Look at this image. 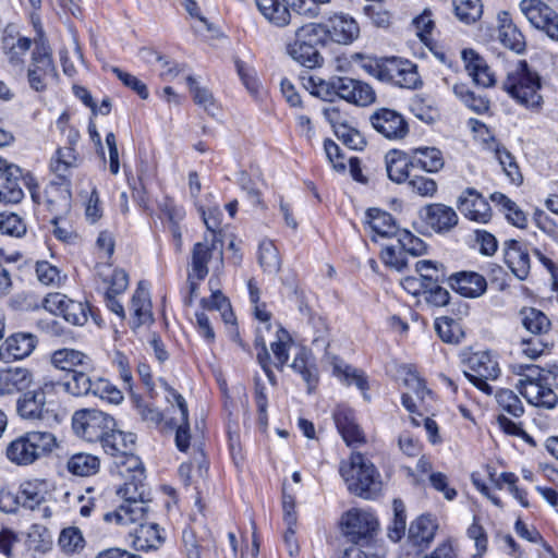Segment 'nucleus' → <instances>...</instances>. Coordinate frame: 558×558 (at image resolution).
<instances>
[{
    "mask_svg": "<svg viewBox=\"0 0 558 558\" xmlns=\"http://www.w3.org/2000/svg\"><path fill=\"white\" fill-rule=\"evenodd\" d=\"M72 427L76 435L87 441L101 442L116 427L114 418L99 410L76 411L72 418Z\"/></svg>",
    "mask_w": 558,
    "mask_h": 558,
    "instance_id": "11",
    "label": "nucleus"
},
{
    "mask_svg": "<svg viewBox=\"0 0 558 558\" xmlns=\"http://www.w3.org/2000/svg\"><path fill=\"white\" fill-rule=\"evenodd\" d=\"M35 271L38 281L45 286H59L62 281L60 270L46 260L37 262Z\"/></svg>",
    "mask_w": 558,
    "mask_h": 558,
    "instance_id": "61",
    "label": "nucleus"
},
{
    "mask_svg": "<svg viewBox=\"0 0 558 558\" xmlns=\"http://www.w3.org/2000/svg\"><path fill=\"white\" fill-rule=\"evenodd\" d=\"M59 545L64 553L73 554L84 548L85 541L77 527L70 526L60 533Z\"/></svg>",
    "mask_w": 558,
    "mask_h": 558,
    "instance_id": "57",
    "label": "nucleus"
},
{
    "mask_svg": "<svg viewBox=\"0 0 558 558\" xmlns=\"http://www.w3.org/2000/svg\"><path fill=\"white\" fill-rule=\"evenodd\" d=\"M407 515L404 504L399 500H393V519L388 526V537L392 542H399L405 534Z\"/></svg>",
    "mask_w": 558,
    "mask_h": 558,
    "instance_id": "54",
    "label": "nucleus"
},
{
    "mask_svg": "<svg viewBox=\"0 0 558 558\" xmlns=\"http://www.w3.org/2000/svg\"><path fill=\"white\" fill-rule=\"evenodd\" d=\"M100 462L98 457L89 453H75L66 462L68 471L76 476H90L98 472Z\"/></svg>",
    "mask_w": 558,
    "mask_h": 558,
    "instance_id": "43",
    "label": "nucleus"
},
{
    "mask_svg": "<svg viewBox=\"0 0 558 558\" xmlns=\"http://www.w3.org/2000/svg\"><path fill=\"white\" fill-rule=\"evenodd\" d=\"M505 262L519 280H525L530 274V255L526 247L517 240L505 242Z\"/></svg>",
    "mask_w": 558,
    "mask_h": 558,
    "instance_id": "25",
    "label": "nucleus"
},
{
    "mask_svg": "<svg viewBox=\"0 0 558 558\" xmlns=\"http://www.w3.org/2000/svg\"><path fill=\"white\" fill-rule=\"evenodd\" d=\"M462 59L469 75L473 82L482 87H490L495 84V75L485 59L473 49H464Z\"/></svg>",
    "mask_w": 558,
    "mask_h": 558,
    "instance_id": "26",
    "label": "nucleus"
},
{
    "mask_svg": "<svg viewBox=\"0 0 558 558\" xmlns=\"http://www.w3.org/2000/svg\"><path fill=\"white\" fill-rule=\"evenodd\" d=\"M182 543L186 558H202V551L208 541L197 536L193 529L186 527L182 532Z\"/></svg>",
    "mask_w": 558,
    "mask_h": 558,
    "instance_id": "59",
    "label": "nucleus"
},
{
    "mask_svg": "<svg viewBox=\"0 0 558 558\" xmlns=\"http://www.w3.org/2000/svg\"><path fill=\"white\" fill-rule=\"evenodd\" d=\"M186 82L190 87V92L193 96L194 102L203 107L204 110L207 111L209 114L214 116L216 110V104L213 94L208 89L201 87L197 84L196 80L192 76H187Z\"/></svg>",
    "mask_w": 558,
    "mask_h": 558,
    "instance_id": "55",
    "label": "nucleus"
},
{
    "mask_svg": "<svg viewBox=\"0 0 558 558\" xmlns=\"http://www.w3.org/2000/svg\"><path fill=\"white\" fill-rule=\"evenodd\" d=\"M134 327L153 322L151 303L148 290L140 282L131 300Z\"/></svg>",
    "mask_w": 558,
    "mask_h": 558,
    "instance_id": "38",
    "label": "nucleus"
},
{
    "mask_svg": "<svg viewBox=\"0 0 558 558\" xmlns=\"http://www.w3.org/2000/svg\"><path fill=\"white\" fill-rule=\"evenodd\" d=\"M33 373L25 367L0 368V397L22 392L33 384Z\"/></svg>",
    "mask_w": 558,
    "mask_h": 558,
    "instance_id": "23",
    "label": "nucleus"
},
{
    "mask_svg": "<svg viewBox=\"0 0 558 558\" xmlns=\"http://www.w3.org/2000/svg\"><path fill=\"white\" fill-rule=\"evenodd\" d=\"M411 166L436 173L445 166L442 153L436 147H420L413 150Z\"/></svg>",
    "mask_w": 558,
    "mask_h": 558,
    "instance_id": "35",
    "label": "nucleus"
},
{
    "mask_svg": "<svg viewBox=\"0 0 558 558\" xmlns=\"http://www.w3.org/2000/svg\"><path fill=\"white\" fill-rule=\"evenodd\" d=\"M37 338L32 333L16 332L0 345V360L4 362L27 357L36 348Z\"/></svg>",
    "mask_w": 558,
    "mask_h": 558,
    "instance_id": "22",
    "label": "nucleus"
},
{
    "mask_svg": "<svg viewBox=\"0 0 558 558\" xmlns=\"http://www.w3.org/2000/svg\"><path fill=\"white\" fill-rule=\"evenodd\" d=\"M407 182L411 191L420 196L433 197L437 193V183L435 180L424 175L410 177Z\"/></svg>",
    "mask_w": 558,
    "mask_h": 558,
    "instance_id": "63",
    "label": "nucleus"
},
{
    "mask_svg": "<svg viewBox=\"0 0 558 558\" xmlns=\"http://www.w3.org/2000/svg\"><path fill=\"white\" fill-rule=\"evenodd\" d=\"M107 454L114 458V464L120 475H124L125 469H135L141 464V460L133 453L135 436L113 429L100 442Z\"/></svg>",
    "mask_w": 558,
    "mask_h": 558,
    "instance_id": "14",
    "label": "nucleus"
},
{
    "mask_svg": "<svg viewBox=\"0 0 558 558\" xmlns=\"http://www.w3.org/2000/svg\"><path fill=\"white\" fill-rule=\"evenodd\" d=\"M61 387L59 381L47 380L23 392L16 400L17 415L32 423L57 422Z\"/></svg>",
    "mask_w": 558,
    "mask_h": 558,
    "instance_id": "2",
    "label": "nucleus"
},
{
    "mask_svg": "<svg viewBox=\"0 0 558 558\" xmlns=\"http://www.w3.org/2000/svg\"><path fill=\"white\" fill-rule=\"evenodd\" d=\"M385 161L387 175L392 182L401 184L409 180L411 159H408L400 151L391 150L386 155Z\"/></svg>",
    "mask_w": 558,
    "mask_h": 558,
    "instance_id": "42",
    "label": "nucleus"
},
{
    "mask_svg": "<svg viewBox=\"0 0 558 558\" xmlns=\"http://www.w3.org/2000/svg\"><path fill=\"white\" fill-rule=\"evenodd\" d=\"M366 222L372 231L383 238L397 236L400 231L391 214L378 208H369L366 211Z\"/></svg>",
    "mask_w": 558,
    "mask_h": 558,
    "instance_id": "36",
    "label": "nucleus"
},
{
    "mask_svg": "<svg viewBox=\"0 0 558 558\" xmlns=\"http://www.w3.org/2000/svg\"><path fill=\"white\" fill-rule=\"evenodd\" d=\"M453 94L472 111L477 114L486 113L490 102L483 95H476L464 83H457L452 87Z\"/></svg>",
    "mask_w": 558,
    "mask_h": 558,
    "instance_id": "44",
    "label": "nucleus"
},
{
    "mask_svg": "<svg viewBox=\"0 0 558 558\" xmlns=\"http://www.w3.org/2000/svg\"><path fill=\"white\" fill-rule=\"evenodd\" d=\"M435 329L439 338L447 343H460L464 338L461 324L451 317L442 316L436 318Z\"/></svg>",
    "mask_w": 558,
    "mask_h": 558,
    "instance_id": "46",
    "label": "nucleus"
},
{
    "mask_svg": "<svg viewBox=\"0 0 558 558\" xmlns=\"http://www.w3.org/2000/svg\"><path fill=\"white\" fill-rule=\"evenodd\" d=\"M448 281L454 291L470 299L480 298L487 290L485 277L475 271H459L452 274Z\"/></svg>",
    "mask_w": 558,
    "mask_h": 558,
    "instance_id": "24",
    "label": "nucleus"
},
{
    "mask_svg": "<svg viewBox=\"0 0 558 558\" xmlns=\"http://www.w3.org/2000/svg\"><path fill=\"white\" fill-rule=\"evenodd\" d=\"M500 27L498 29V38L501 44L520 53L525 48V40L523 34L520 29L514 25L508 16V13L504 12L502 17H500Z\"/></svg>",
    "mask_w": 558,
    "mask_h": 558,
    "instance_id": "41",
    "label": "nucleus"
},
{
    "mask_svg": "<svg viewBox=\"0 0 558 558\" xmlns=\"http://www.w3.org/2000/svg\"><path fill=\"white\" fill-rule=\"evenodd\" d=\"M513 373L521 376L517 388L530 404L545 409H554L558 397L550 388L553 373L533 364H515Z\"/></svg>",
    "mask_w": 558,
    "mask_h": 558,
    "instance_id": "6",
    "label": "nucleus"
},
{
    "mask_svg": "<svg viewBox=\"0 0 558 558\" xmlns=\"http://www.w3.org/2000/svg\"><path fill=\"white\" fill-rule=\"evenodd\" d=\"M325 29L322 23H307L299 26L293 37L286 44L287 53L305 68L320 66L324 58L318 48L324 47Z\"/></svg>",
    "mask_w": 558,
    "mask_h": 558,
    "instance_id": "7",
    "label": "nucleus"
},
{
    "mask_svg": "<svg viewBox=\"0 0 558 558\" xmlns=\"http://www.w3.org/2000/svg\"><path fill=\"white\" fill-rule=\"evenodd\" d=\"M452 4L457 19L468 25L477 22L483 14L481 0H452Z\"/></svg>",
    "mask_w": 558,
    "mask_h": 558,
    "instance_id": "47",
    "label": "nucleus"
},
{
    "mask_svg": "<svg viewBox=\"0 0 558 558\" xmlns=\"http://www.w3.org/2000/svg\"><path fill=\"white\" fill-rule=\"evenodd\" d=\"M276 337L277 340L271 342L270 348L275 357V366L282 369L289 360V347L292 340L288 331L279 325L277 326Z\"/></svg>",
    "mask_w": 558,
    "mask_h": 558,
    "instance_id": "49",
    "label": "nucleus"
},
{
    "mask_svg": "<svg viewBox=\"0 0 558 558\" xmlns=\"http://www.w3.org/2000/svg\"><path fill=\"white\" fill-rule=\"evenodd\" d=\"M56 77L57 70L50 52L45 46H37L33 51L32 62L27 70V81L31 88L36 92H44Z\"/></svg>",
    "mask_w": 558,
    "mask_h": 558,
    "instance_id": "16",
    "label": "nucleus"
},
{
    "mask_svg": "<svg viewBox=\"0 0 558 558\" xmlns=\"http://www.w3.org/2000/svg\"><path fill=\"white\" fill-rule=\"evenodd\" d=\"M463 374L481 391L492 395L493 388L487 380L497 379L500 375V367L489 352H475L464 361Z\"/></svg>",
    "mask_w": 558,
    "mask_h": 558,
    "instance_id": "13",
    "label": "nucleus"
},
{
    "mask_svg": "<svg viewBox=\"0 0 558 558\" xmlns=\"http://www.w3.org/2000/svg\"><path fill=\"white\" fill-rule=\"evenodd\" d=\"M402 373L403 384L409 389L408 392L414 395L417 400L424 401L430 395V390L426 388L424 379L418 376L416 369L411 365L404 366Z\"/></svg>",
    "mask_w": 558,
    "mask_h": 558,
    "instance_id": "52",
    "label": "nucleus"
},
{
    "mask_svg": "<svg viewBox=\"0 0 558 558\" xmlns=\"http://www.w3.org/2000/svg\"><path fill=\"white\" fill-rule=\"evenodd\" d=\"M323 116L330 124L335 135L350 149L359 150L365 145L364 137L354 126L353 117L339 104H327Z\"/></svg>",
    "mask_w": 558,
    "mask_h": 558,
    "instance_id": "12",
    "label": "nucleus"
},
{
    "mask_svg": "<svg viewBox=\"0 0 558 558\" xmlns=\"http://www.w3.org/2000/svg\"><path fill=\"white\" fill-rule=\"evenodd\" d=\"M353 59L361 69L381 82L409 89L422 85L417 66L410 60L398 57L376 59L362 54H355Z\"/></svg>",
    "mask_w": 558,
    "mask_h": 558,
    "instance_id": "3",
    "label": "nucleus"
},
{
    "mask_svg": "<svg viewBox=\"0 0 558 558\" xmlns=\"http://www.w3.org/2000/svg\"><path fill=\"white\" fill-rule=\"evenodd\" d=\"M520 10L531 25L537 29H543L555 11L542 0H522Z\"/></svg>",
    "mask_w": 558,
    "mask_h": 558,
    "instance_id": "39",
    "label": "nucleus"
},
{
    "mask_svg": "<svg viewBox=\"0 0 558 558\" xmlns=\"http://www.w3.org/2000/svg\"><path fill=\"white\" fill-rule=\"evenodd\" d=\"M58 447L59 442L54 434L29 430L8 444L5 457L17 466H28L49 457Z\"/></svg>",
    "mask_w": 558,
    "mask_h": 558,
    "instance_id": "5",
    "label": "nucleus"
},
{
    "mask_svg": "<svg viewBox=\"0 0 558 558\" xmlns=\"http://www.w3.org/2000/svg\"><path fill=\"white\" fill-rule=\"evenodd\" d=\"M325 39L329 37L332 41L348 45L359 37L360 28L354 19L343 13L330 15L326 24Z\"/></svg>",
    "mask_w": 558,
    "mask_h": 558,
    "instance_id": "20",
    "label": "nucleus"
},
{
    "mask_svg": "<svg viewBox=\"0 0 558 558\" xmlns=\"http://www.w3.org/2000/svg\"><path fill=\"white\" fill-rule=\"evenodd\" d=\"M258 262L264 271L276 274L280 270L281 260L277 247L270 240H263L258 246Z\"/></svg>",
    "mask_w": 558,
    "mask_h": 558,
    "instance_id": "48",
    "label": "nucleus"
},
{
    "mask_svg": "<svg viewBox=\"0 0 558 558\" xmlns=\"http://www.w3.org/2000/svg\"><path fill=\"white\" fill-rule=\"evenodd\" d=\"M495 157L509 180L517 185L521 184L523 178L519 170V166L510 151L505 147L497 145L495 148Z\"/></svg>",
    "mask_w": 558,
    "mask_h": 558,
    "instance_id": "51",
    "label": "nucleus"
},
{
    "mask_svg": "<svg viewBox=\"0 0 558 558\" xmlns=\"http://www.w3.org/2000/svg\"><path fill=\"white\" fill-rule=\"evenodd\" d=\"M32 46V40L23 36L7 35L2 39V50L8 62L14 68H21L24 57Z\"/></svg>",
    "mask_w": 558,
    "mask_h": 558,
    "instance_id": "37",
    "label": "nucleus"
},
{
    "mask_svg": "<svg viewBox=\"0 0 558 558\" xmlns=\"http://www.w3.org/2000/svg\"><path fill=\"white\" fill-rule=\"evenodd\" d=\"M125 478L123 486L118 489V494L123 498V502L114 510L104 514L106 522H114L118 525H129L144 520L149 509V490L145 484V472L142 463L135 469H125Z\"/></svg>",
    "mask_w": 558,
    "mask_h": 558,
    "instance_id": "1",
    "label": "nucleus"
},
{
    "mask_svg": "<svg viewBox=\"0 0 558 558\" xmlns=\"http://www.w3.org/2000/svg\"><path fill=\"white\" fill-rule=\"evenodd\" d=\"M44 307L54 315H61L69 324L84 326L92 314L87 302L69 299L62 293H49L44 300Z\"/></svg>",
    "mask_w": 558,
    "mask_h": 558,
    "instance_id": "15",
    "label": "nucleus"
},
{
    "mask_svg": "<svg viewBox=\"0 0 558 558\" xmlns=\"http://www.w3.org/2000/svg\"><path fill=\"white\" fill-rule=\"evenodd\" d=\"M0 233L14 238H21L26 233L24 219L12 211L0 213Z\"/></svg>",
    "mask_w": 558,
    "mask_h": 558,
    "instance_id": "53",
    "label": "nucleus"
},
{
    "mask_svg": "<svg viewBox=\"0 0 558 558\" xmlns=\"http://www.w3.org/2000/svg\"><path fill=\"white\" fill-rule=\"evenodd\" d=\"M96 274L104 284L105 293H123L129 287V276L124 269L100 264L96 267Z\"/></svg>",
    "mask_w": 558,
    "mask_h": 558,
    "instance_id": "33",
    "label": "nucleus"
},
{
    "mask_svg": "<svg viewBox=\"0 0 558 558\" xmlns=\"http://www.w3.org/2000/svg\"><path fill=\"white\" fill-rule=\"evenodd\" d=\"M89 369H77L72 373L71 379L66 383L60 385L61 389H64L69 393L75 397L86 396L89 393H94L95 390V381H92L87 372Z\"/></svg>",
    "mask_w": 558,
    "mask_h": 558,
    "instance_id": "45",
    "label": "nucleus"
},
{
    "mask_svg": "<svg viewBox=\"0 0 558 558\" xmlns=\"http://www.w3.org/2000/svg\"><path fill=\"white\" fill-rule=\"evenodd\" d=\"M339 472L349 490L356 496L368 499L380 489L377 470L359 452H353L349 460L341 461Z\"/></svg>",
    "mask_w": 558,
    "mask_h": 558,
    "instance_id": "8",
    "label": "nucleus"
},
{
    "mask_svg": "<svg viewBox=\"0 0 558 558\" xmlns=\"http://www.w3.org/2000/svg\"><path fill=\"white\" fill-rule=\"evenodd\" d=\"M335 373L347 385H355L360 390L368 389V383L364 373L349 365H335Z\"/></svg>",
    "mask_w": 558,
    "mask_h": 558,
    "instance_id": "58",
    "label": "nucleus"
},
{
    "mask_svg": "<svg viewBox=\"0 0 558 558\" xmlns=\"http://www.w3.org/2000/svg\"><path fill=\"white\" fill-rule=\"evenodd\" d=\"M438 524L429 514H423L411 522L408 541L420 549L426 548L435 537Z\"/></svg>",
    "mask_w": 558,
    "mask_h": 558,
    "instance_id": "30",
    "label": "nucleus"
},
{
    "mask_svg": "<svg viewBox=\"0 0 558 558\" xmlns=\"http://www.w3.org/2000/svg\"><path fill=\"white\" fill-rule=\"evenodd\" d=\"M50 363L58 369L72 373L80 368L93 369V361L87 354L70 348L53 351L50 355Z\"/></svg>",
    "mask_w": 558,
    "mask_h": 558,
    "instance_id": "29",
    "label": "nucleus"
},
{
    "mask_svg": "<svg viewBox=\"0 0 558 558\" xmlns=\"http://www.w3.org/2000/svg\"><path fill=\"white\" fill-rule=\"evenodd\" d=\"M457 208L466 219L477 223H487L492 219L488 202L473 187H468L460 194Z\"/></svg>",
    "mask_w": 558,
    "mask_h": 558,
    "instance_id": "18",
    "label": "nucleus"
},
{
    "mask_svg": "<svg viewBox=\"0 0 558 558\" xmlns=\"http://www.w3.org/2000/svg\"><path fill=\"white\" fill-rule=\"evenodd\" d=\"M504 90L519 105L529 110L538 112L543 108L542 80L538 73L532 70L525 60L518 61L511 68L502 83Z\"/></svg>",
    "mask_w": 558,
    "mask_h": 558,
    "instance_id": "4",
    "label": "nucleus"
},
{
    "mask_svg": "<svg viewBox=\"0 0 558 558\" xmlns=\"http://www.w3.org/2000/svg\"><path fill=\"white\" fill-rule=\"evenodd\" d=\"M215 250L216 245L214 242L204 241L195 243L191 252L187 272H191L192 277L206 278L209 271L208 263L213 258Z\"/></svg>",
    "mask_w": 558,
    "mask_h": 558,
    "instance_id": "32",
    "label": "nucleus"
},
{
    "mask_svg": "<svg viewBox=\"0 0 558 558\" xmlns=\"http://www.w3.org/2000/svg\"><path fill=\"white\" fill-rule=\"evenodd\" d=\"M339 527L349 542L359 545L369 542L378 529V521L372 512L352 508L342 513Z\"/></svg>",
    "mask_w": 558,
    "mask_h": 558,
    "instance_id": "10",
    "label": "nucleus"
},
{
    "mask_svg": "<svg viewBox=\"0 0 558 558\" xmlns=\"http://www.w3.org/2000/svg\"><path fill=\"white\" fill-rule=\"evenodd\" d=\"M333 421L348 446L357 447L365 442L364 433L356 423L354 412L350 408L337 407L333 412Z\"/></svg>",
    "mask_w": 558,
    "mask_h": 558,
    "instance_id": "21",
    "label": "nucleus"
},
{
    "mask_svg": "<svg viewBox=\"0 0 558 558\" xmlns=\"http://www.w3.org/2000/svg\"><path fill=\"white\" fill-rule=\"evenodd\" d=\"M496 401L504 411L514 417H520L524 413L520 398L510 389H500L496 393Z\"/></svg>",
    "mask_w": 558,
    "mask_h": 558,
    "instance_id": "56",
    "label": "nucleus"
},
{
    "mask_svg": "<svg viewBox=\"0 0 558 558\" xmlns=\"http://www.w3.org/2000/svg\"><path fill=\"white\" fill-rule=\"evenodd\" d=\"M169 425L177 429L175 432V446L180 451L185 452L190 447V423L189 417L185 422L182 417L171 416Z\"/></svg>",
    "mask_w": 558,
    "mask_h": 558,
    "instance_id": "62",
    "label": "nucleus"
},
{
    "mask_svg": "<svg viewBox=\"0 0 558 558\" xmlns=\"http://www.w3.org/2000/svg\"><path fill=\"white\" fill-rule=\"evenodd\" d=\"M78 166V158L73 147H61L59 148L50 161V170L58 177L60 182L58 184L68 187L70 185V178L72 172ZM56 182H51V186L56 185Z\"/></svg>",
    "mask_w": 558,
    "mask_h": 558,
    "instance_id": "27",
    "label": "nucleus"
},
{
    "mask_svg": "<svg viewBox=\"0 0 558 558\" xmlns=\"http://www.w3.org/2000/svg\"><path fill=\"white\" fill-rule=\"evenodd\" d=\"M22 185L27 187L34 203H40L39 185L31 172H24L19 166L0 160V203L15 205L25 194Z\"/></svg>",
    "mask_w": 558,
    "mask_h": 558,
    "instance_id": "9",
    "label": "nucleus"
},
{
    "mask_svg": "<svg viewBox=\"0 0 558 558\" xmlns=\"http://www.w3.org/2000/svg\"><path fill=\"white\" fill-rule=\"evenodd\" d=\"M421 217L425 225L438 234L449 233L459 222V216L456 210L441 203H433L424 206L421 211Z\"/></svg>",
    "mask_w": 558,
    "mask_h": 558,
    "instance_id": "19",
    "label": "nucleus"
},
{
    "mask_svg": "<svg viewBox=\"0 0 558 558\" xmlns=\"http://www.w3.org/2000/svg\"><path fill=\"white\" fill-rule=\"evenodd\" d=\"M260 14L272 25L284 27L292 22V16L282 0H255Z\"/></svg>",
    "mask_w": 558,
    "mask_h": 558,
    "instance_id": "34",
    "label": "nucleus"
},
{
    "mask_svg": "<svg viewBox=\"0 0 558 558\" xmlns=\"http://www.w3.org/2000/svg\"><path fill=\"white\" fill-rule=\"evenodd\" d=\"M399 247L413 256L423 255L426 252L425 242L408 230H400L397 234Z\"/></svg>",
    "mask_w": 558,
    "mask_h": 558,
    "instance_id": "60",
    "label": "nucleus"
},
{
    "mask_svg": "<svg viewBox=\"0 0 558 558\" xmlns=\"http://www.w3.org/2000/svg\"><path fill=\"white\" fill-rule=\"evenodd\" d=\"M19 492L22 507L35 510L46 502L50 493V484L45 478H29L21 483Z\"/></svg>",
    "mask_w": 558,
    "mask_h": 558,
    "instance_id": "28",
    "label": "nucleus"
},
{
    "mask_svg": "<svg viewBox=\"0 0 558 558\" xmlns=\"http://www.w3.org/2000/svg\"><path fill=\"white\" fill-rule=\"evenodd\" d=\"M415 269L421 276L424 289L445 280L442 265H438L432 260H418L415 265Z\"/></svg>",
    "mask_w": 558,
    "mask_h": 558,
    "instance_id": "50",
    "label": "nucleus"
},
{
    "mask_svg": "<svg viewBox=\"0 0 558 558\" xmlns=\"http://www.w3.org/2000/svg\"><path fill=\"white\" fill-rule=\"evenodd\" d=\"M136 523H138V526L130 533L131 545L135 550L148 551L158 548L162 544L163 537L158 524L144 523L143 520Z\"/></svg>",
    "mask_w": 558,
    "mask_h": 558,
    "instance_id": "31",
    "label": "nucleus"
},
{
    "mask_svg": "<svg viewBox=\"0 0 558 558\" xmlns=\"http://www.w3.org/2000/svg\"><path fill=\"white\" fill-rule=\"evenodd\" d=\"M373 129L388 140H402L409 133L404 117L396 110L379 108L369 116Z\"/></svg>",
    "mask_w": 558,
    "mask_h": 558,
    "instance_id": "17",
    "label": "nucleus"
},
{
    "mask_svg": "<svg viewBox=\"0 0 558 558\" xmlns=\"http://www.w3.org/2000/svg\"><path fill=\"white\" fill-rule=\"evenodd\" d=\"M410 109L418 120L426 124H433L439 117L438 111L432 106L425 105L424 99L421 97H415L412 99Z\"/></svg>",
    "mask_w": 558,
    "mask_h": 558,
    "instance_id": "64",
    "label": "nucleus"
},
{
    "mask_svg": "<svg viewBox=\"0 0 558 558\" xmlns=\"http://www.w3.org/2000/svg\"><path fill=\"white\" fill-rule=\"evenodd\" d=\"M519 318L522 327L533 336H543L550 330L549 318L535 307H523Z\"/></svg>",
    "mask_w": 558,
    "mask_h": 558,
    "instance_id": "40",
    "label": "nucleus"
}]
</instances>
